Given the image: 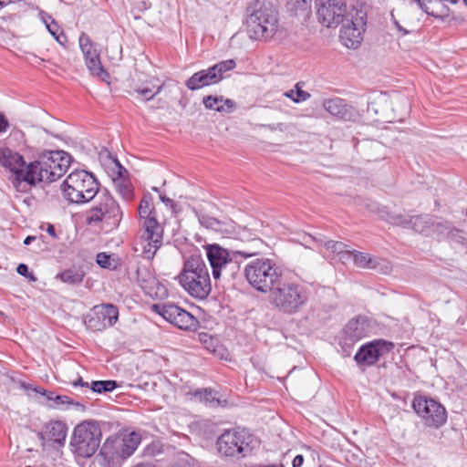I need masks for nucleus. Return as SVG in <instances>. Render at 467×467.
<instances>
[{"instance_id": "32", "label": "nucleus", "mask_w": 467, "mask_h": 467, "mask_svg": "<svg viewBox=\"0 0 467 467\" xmlns=\"http://www.w3.org/2000/svg\"><path fill=\"white\" fill-rule=\"evenodd\" d=\"M287 6L296 16L306 18L311 14L312 0H288Z\"/></svg>"}, {"instance_id": "49", "label": "nucleus", "mask_w": 467, "mask_h": 467, "mask_svg": "<svg viewBox=\"0 0 467 467\" xmlns=\"http://www.w3.org/2000/svg\"><path fill=\"white\" fill-rule=\"evenodd\" d=\"M263 127L269 129L270 130H284V124L283 123H277V124H268V125H263Z\"/></svg>"}, {"instance_id": "30", "label": "nucleus", "mask_w": 467, "mask_h": 467, "mask_svg": "<svg viewBox=\"0 0 467 467\" xmlns=\"http://www.w3.org/2000/svg\"><path fill=\"white\" fill-rule=\"evenodd\" d=\"M138 213L141 221V229H146V223L148 221H157L154 214L153 198L150 193L143 195L138 208Z\"/></svg>"}, {"instance_id": "3", "label": "nucleus", "mask_w": 467, "mask_h": 467, "mask_svg": "<svg viewBox=\"0 0 467 467\" xmlns=\"http://www.w3.org/2000/svg\"><path fill=\"white\" fill-rule=\"evenodd\" d=\"M175 279L191 296L196 299H205L211 293L209 271L204 260L198 253L184 257L182 269Z\"/></svg>"}, {"instance_id": "60", "label": "nucleus", "mask_w": 467, "mask_h": 467, "mask_svg": "<svg viewBox=\"0 0 467 467\" xmlns=\"http://www.w3.org/2000/svg\"><path fill=\"white\" fill-rule=\"evenodd\" d=\"M450 233L454 235L461 234V231L458 229H452Z\"/></svg>"}, {"instance_id": "16", "label": "nucleus", "mask_w": 467, "mask_h": 467, "mask_svg": "<svg viewBox=\"0 0 467 467\" xmlns=\"http://www.w3.org/2000/svg\"><path fill=\"white\" fill-rule=\"evenodd\" d=\"M394 348L391 341L385 339H374L362 345L354 356L358 368L364 370L366 368L375 365L381 357L389 354Z\"/></svg>"}, {"instance_id": "44", "label": "nucleus", "mask_w": 467, "mask_h": 467, "mask_svg": "<svg viewBox=\"0 0 467 467\" xmlns=\"http://www.w3.org/2000/svg\"><path fill=\"white\" fill-rule=\"evenodd\" d=\"M235 108V103L234 100L230 99H223V102L218 106V109H216V111L218 112H224V113H231Z\"/></svg>"}, {"instance_id": "2", "label": "nucleus", "mask_w": 467, "mask_h": 467, "mask_svg": "<svg viewBox=\"0 0 467 467\" xmlns=\"http://www.w3.org/2000/svg\"><path fill=\"white\" fill-rule=\"evenodd\" d=\"M69 164L70 155L63 150L43 152L26 166L24 182L29 185L51 183L65 174Z\"/></svg>"}, {"instance_id": "40", "label": "nucleus", "mask_w": 467, "mask_h": 467, "mask_svg": "<svg viewBox=\"0 0 467 467\" xmlns=\"http://www.w3.org/2000/svg\"><path fill=\"white\" fill-rule=\"evenodd\" d=\"M252 241L254 242V248L256 250H254V251H248V250L236 251V254H238L239 255L244 256L245 258L252 257V256L258 254L261 252L262 248L265 246V243L259 237L253 238Z\"/></svg>"}, {"instance_id": "24", "label": "nucleus", "mask_w": 467, "mask_h": 467, "mask_svg": "<svg viewBox=\"0 0 467 467\" xmlns=\"http://www.w3.org/2000/svg\"><path fill=\"white\" fill-rule=\"evenodd\" d=\"M96 318L89 319V326L96 330L112 327L119 319V310L111 304L96 306Z\"/></svg>"}, {"instance_id": "27", "label": "nucleus", "mask_w": 467, "mask_h": 467, "mask_svg": "<svg viewBox=\"0 0 467 467\" xmlns=\"http://www.w3.org/2000/svg\"><path fill=\"white\" fill-rule=\"evenodd\" d=\"M67 424L61 420H51L45 424L44 430L38 432V438L43 441H53L64 445L67 437Z\"/></svg>"}, {"instance_id": "42", "label": "nucleus", "mask_w": 467, "mask_h": 467, "mask_svg": "<svg viewBox=\"0 0 467 467\" xmlns=\"http://www.w3.org/2000/svg\"><path fill=\"white\" fill-rule=\"evenodd\" d=\"M47 24V28L48 32L56 38V40L62 44L63 40H66L67 37L63 33L58 34L59 27L58 25L53 20L50 24Z\"/></svg>"}, {"instance_id": "51", "label": "nucleus", "mask_w": 467, "mask_h": 467, "mask_svg": "<svg viewBox=\"0 0 467 467\" xmlns=\"http://www.w3.org/2000/svg\"><path fill=\"white\" fill-rule=\"evenodd\" d=\"M303 462H304V457H303V455L298 454V455H296V456L294 458V460H293V462H292V466H293V467H301V466H302V464H303Z\"/></svg>"}, {"instance_id": "22", "label": "nucleus", "mask_w": 467, "mask_h": 467, "mask_svg": "<svg viewBox=\"0 0 467 467\" xmlns=\"http://www.w3.org/2000/svg\"><path fill=\"white\" fill-rule=\"evenodd\" d=\"M0 165L12 172L16 181L24 182L27 165L21 154L8 148H0Z\"/></svg>"}, {"instance_id": "34", "label": "nucleus", "mask_w": 467, "mask_h": 467, "mask_svg": "<svg viewBox=\"0 0 467 467\" xmlns=\"http://www.w3.org/2000/svg\"><path fill=\"white\" fill-rule=\"evenodd\" d=\"M325 247L337 254L342 261H348L351 258V254H349L351 250L348 249V245L342 242L329 240L325 243Z\"/></svg>"}, {"instance_id": "45", "label": "nucleus", "mask_w": 467, "mask_h": 467, "mask_svg": "<svg viewBox=\"0 0 467 467\" xmlns=\"http://www.w3.org/2000/svg\"><path fill=\"white\" fill-rule=\"evenodd\" d=\"M97 264L103 268L110 267V256L106 253H99L96 258Z\"/></svg>"}, {"instance_id": "56", "label": "nucleus", "mask_w": 467, "mask_h": 467, "mask_svg": "<svg viewBox=\"0 0 467 467\" xmlns=\"http://www.w3.org/2000/svg\"><path fill=\"white\" fill-rule=\"evenodd\" d=\"M47 234H49L50 235H52V236L56 237L55 227H54L53 225L49 224V225L47 226Z\"/></svg>"}, {"instance_id": "48", "label": "nucleus", "mask_w": 467, "mask_h": 467, "mask_svg": "<svg viewBox=\"0 0 467 467\" xmlns=\"http://www.w3.org/2000/svg\"><path fill=\"white\" fill-rule=\"evenodd\" d=\"M9 127L8 120L4 114L0 113V133L6 131Z\"/></svg>"}, {"instance_id": "12", "label": "nucleus", "mask_w": 467, "mask_h": 467, "mask_svg": "<svg viewBox=\"0 0 467 467\" xmlns=\"http://www.w3.org/2000/svg\"><path fill=\"white\" fill-rule=\"evenodd\" d=\"M236 66L234 59L221 61L207 69L195 72L189 78L185 86L190 90H197L202 88L219 83L224 78V74L233 70Z\"/></svg>"}, {"instance_id": "8", "label": "nucleus", "mask_w": 467, "mask_h": 467, "mask_svg": "<svg viewBox=\"0 0 467 467\" xmlns=\"http://www.w3.org/2000/svg\"><path fill=\"white\" fill-rule=\"evenodd\" d=\"M93 200L86 223L90 225L104 223L110 229L117 228L122 219V211L109 192L106 189L100 190Z\"/></svg>"}, {"instance_id": "29", "label": "nucleus", "mask_w": 467, "mask_h": 467, "mask_svg": "<svg viewBox=\"0 0 467 467\" xmlns=\"http://www.w3.org/2000/svg\"><path fill=\"white\" fill-rule=\"evenodd\" d=\"M323 108L329 114L340 119H348L351 116L349 106L346 103L345 99L340 98L325 99Z\"/></svg>"}, {"instance_id": "23", "label": "nucleus", "mask_w": 467, "mask_h": 467, "mask_svg": "<svg viewBox=\"0 0 467 467\" xmlns=\"http://www.w3.org/2000/svg\"><path fill=\"white\" fill-rule=\"evenodd\" d=\"M137 280L142 290L146 294L157 296H166L168 291L165 286L161 285L155 275L145 266H137L136 268Z\"/></svg>"}, {"instance_id": "57", "label": "nucleus", "mask_w": 467, "mask_h": 467, "mask_svg": "<svg viewBox=\"0 0 467 467\" xmlns=\"http://www.w3.org/2000/svg\"><path fill=\"white\" fill-rule=\"evenodd\" d=\"M134 467H155V466L152 463H150V462H142V463L137 464Z\"/></svg>"}, {"instance_id": "4", "label": "nucleus", "mask_w": 467, "mask_h": 467, "mask_svg": "<svg viewBox=\"0 0 467 467\" xmlns=\"http://www.w3.org/2000/svg\"><path fill=\"white\" fill-rule=\"evenodd\" d=\"M247 282L255 290L268 293L279 285L283 277L282 269L270 258L260 257L249 262L244 270Z\"/></svg>"}, {"instance_id": "54", "label": "nucleus", "mask_w": 467, "mask_h": 467, "mask_svg": "<svg viewBox=\"0 0 467 467\" xmlns=\"http://www.w3.org/2000/svg\"><path fill=\"white\" fill-rule=\"evenodd\" d=\"M117 165H118V176L116 178H120V177H124L123 176V173H127V171L124 167H122L119 161H117Z\"/></svg>"}, {"instance_id": "43", "label": "nucleus", "mask_w": 467, "mask_h": 467, "mask_svg": "<svg viewBox=\"0 0 467 467\" xmlns=\"http://www.w3.org/2000/svg\"><path fill=\"white\" fill-rule=\"evenodd\" d=\"M390 15H391V19H392L396 28L401 33V36H406L409 33L415 31L416 26L414 25H412L411 23H406L407 26L410 27L409 29H407V28L403 27L400 24V22L395 18L393 12H391Z\"/></svg>"}, {"instance_id": "31", "label": "nucleus", "mask_w": 467, "mask_h": 467, "mask_svg": "<svg viewBox=\"0 0 467 467\" xmlns=\"http://www.w3.org/2000/svg\"><path fill=\"white\" fill-rule=\"evenodd\" d=\"M351 258L353 264L359 268L376 269L378 267V261L372 257L369 254L351 250Z\"/></svg>"}, {"instance_id": "7", "label": "nucleus", "mask_w": 467, "mask_h": 467, "mask_svg": "<svg viewBox=\"0 0 467 467\" xmlns=\"http://www.w3.org/2000/svg\"><path fill=\"white\" fill-rule=\"evenodd\" d=\"M140 437L131 432L124 437L109 436L101 445L96 461L100 467H112L115 460L129 458L138 448Z\"/></svg>"}, {"instance_id": "36", "label": "nucleus", "mask_w": 467, "mask_h": 467, "mask_svg": "<svg viewBox=\"0 0 467 467\" xmlns=\"http://www.w3.org/2000/svg\"><path fill=\"white\" fill-rule=\"evenodd\" d=\"M113 183L117 192L126 201L133 198V190L130 182L125 177L114 178Z\"/></svg>"}, {"instance_id": "50", "label": "nucleus", "mask_w": 467, "mask_h": 467, "mask_svg": "<svg viewBox=\"0 0 467 467\" xmlns=\"http://www.w3.org/2000/svg\"><path fill=\"white\" fill-rule=\"evenodd\" d=\"M160 200L166 205L170 207L174 206V202L171 198L167 197L164 194H160Z\"/></svg>"}, {"instance_id": "5", "label": "nucleus", "mask_w": 467, "mask_h": 467, "mask_svg": "<svg viewBox=\"0 0 467 467\" xmlns=\"http://www.w3.org/2000/svg\"><path fill=\"white\" fill-rule=\"evenodd\" d=\"M101 438V427L97 420H83L73 430L69 449L76 459H89L99 448Z\"/></svg>"}, {"instance_id": "13", "label": "nucleus", "mask_w": 467, "mask_h": 467, "mask_svg": "<svg viewBox=\"0 0 467 467\" xmlns=\"http://www.w3.org/2000/svg\"><path fill=\"white\" fill-rule=\"evenodd\" d=\"M252 442V435L245 430L225 431L217 440L218 451L226 457H244Z\"/></svg>"}, {"instance_id": "35", "label": "nucleus", "mask_w": 467, "mask_h": 467, "mask_svg": "<svg viewBox=\"0 0 467 467\" xmlns=\"http://www.w3.org/2000/svg\"><path fill=\"white\" fill-rule=\"evenodd\" d=\"M84 271L80 269H66L57 275L63 283L68 285H78L83 281L84 278Z\"/></svg>"}, {"instance_id": "21", "label": "nucleus", "mask_w": 467, "mask_h": 467, "mask_svg": "<svg viewBox=\"0 0 467 467\" xmlns=\"http://www.w3.org/2000/svg\"><path fill=\"white\" fill-rule=\"evenodd\" d=\"M370 326L367 317L358 316L350 319L343 329L342 347L351 348L369 333Z\"/></svg>"}, {"instance_id": "39", "label": "nucleus", "mask_w": 467, "mask_h": 467, "mask_svg": "<svg viewBox=\"0 0 467 467\" xmlns=\"http://www.w3.org/2000/svg\"><path fill=\"white\" fill-rule=\"evenodd\" d=\"M295 89H290L286 92H285V96L286 98L291 99L294 102L299 103L301 101H306L310 98V94L305 90H303L299 87V83H297L295 87Z\"/></svg>"}, {"instance_id": "15", "label": "nucleus", "mask_w": 467, "mask_h": 467, "mask_svg": "<svg viewBox=\"0 0 467 467\" xmlns=\"http://www.w3.org/2000/svg\"><path fill=\"white\" fill-rule=\"evenodd\" d=\"M366 13L357 9L345 20L347 24L340 29V41L348 48H357L363 40V33L366 26Z\"/></svg>"}, {"instance_id": "41", "label": "nucleus", "mask_w": 467, "mask_h": 467, "mask_svg": "<svg viewBox=\"0 0 467 467\" xmlns=\"http://www.w3.org/2000/svg\"><path fill=\"white\" fill-rule=\"evenodd\" d=\"M223 102V96H205L202 99V103L207 109L216 110L218 106Z\"/></svg>"}, {"instance_id": "25", "label": "nucleus", "mask_w": 467, "mask_h": 467, "mask_svg": "<svg viewBox=\"0 0 467 467\" xmlns=\"http://www.w3.org/2000/svg\"><path fill=\"white\" fill-rule=\"evenodd\" d=\"M198 221L206 229L213 230L226 237L233 236L236 232V223L228 218L219 220L208 214L201 213L198 215Z\"/></svg>"}, {"instance_id": "19", "label": "nucleus", "mask_w": 467, "mask_h": 467, "mask_svg": "<svg viewBox=\"0 0 467 467\" xmlns=\"http://www.w3.org/2000/svg\"><path fill=\"white\" fill-rule=\"evenodd\" d=\"M79 47L83 53L86 66L91 75L106 81L109 78V73L104 69L95 44L86 33H81L78 38Z\"/></svg>"}, {"instance_id": "33", "label": "nucleus", "mask_w": 467, "mask_h": 467, "mask_svg": "<svg viewBox=\"0 0 467 467\" xmlns=\"http://www.w3.org/2000/svg\"><path fill=\"white\" fill-rule=\"evenodd\" d=\"M410 3L416 4L424 13L436 18H441L448 15L449 9L446 6H441V9L438 10L436 6L429 4V0H410Z\"/></svg>"}, {"instance_id": "38", "label": "nucleus", "mask_w": 467, "mask_h": 467, "mask_svg": "<svg viewBox=\"0 0 467 467\" xmlns=\"http://www.w3.org/2000/svg\"><path fill=\"white\" fill-rule=\"evenodd\" d=\"M119 387L116 380H95L91 382L90 389L95 393L111 392Z\"/></svg>"}, {"instance_id": "62", "label": "nucleus", "mask_w": 467, "mask_h": 467, "mask_svg": "<svg viewBox=\"0 0 467 467\" xmlns=\"http://www.w3.org/2000/svg\"><path fill=\"white\" fill-rule=\"evenodd\" d=\"M443 227H444V225L441 223V228H443ZM439 229H440V227L438 229H436L435 231H438ZM445 229H448V226H445Z\"/></svg>"}, {"instance_id": "46", "label": "nucleus", "mask_w": 467, "mask_h": 467, "mask_svg": "<svg viewBox=\"0 0 467 467\" xmlns=\"http://www.w3.org/2000/svg\"><path fill=\"white\" fill-rule=\"evenodd\" d=\"M16 272L22 276L28 277L31 281L36 280V276L29 272L28 266L25 264H19Z\"/></svg>"}, {"instance_id": "63", "label": "nucleus", "mask_w": 467, "mask_h": 467, "mask_svg": "<svg viewBox=\"0 0 467 467\" xmlns=\"http://www.w3.org/2000/svg\"><path fill=\"white\" fill-rule=\"evenodd\" d=\"M464 4L467 5V0H463Z\"/></svg>"}, {"instance_id": "6", "label": "nucleus", "mask_w": 467, "mask_h": 467, "mask_svg": "<svg viewBox=\"0 0 467 467\" xmlns=\"http://www.w3.org/2000/svg\"><path fill=\"white\" fill-rule=\"evenodd\" d=\"M61 189L64 197L77 204L92 201L100 191L93 174L84 170L72 171L64 181Z\"/></svg>"}, {"instance_id": "61", "label": "nucleus", "mask_w": 467, "mask_h": 467, "mask_svg": "<svg viewBox=\"0 0 467 467\" xmlns=\"http://www.w3.org/2000/svg\"><path fill=\"white\" fill-rule=\"evenodd\" d=\"M152 191H154V192H160V191H159V188H157V187H152Z\"/></svg>"}, {"instance_id": "26", "label": "nucleus", "mask_w": 467, "mask_h": 467, "mask_svg": "<svg viewBox=\"0 0 467 467\" xmlns=\"http://www.w3.org/2000/svg\"><path fill=\"white\" fill-rule=\"evenodd\" d=\"M34 390L36 393L42 396L43 400L40 402L51 409L64 410L70 405L77 407L82 406L79 402L74 401V400L68 396L57 395L54 391H49L40 387L35 388Z\"/></svg>"}, {"instance_id": "1", "label": "nucleus", "mask_w": 467, "mask_h": 467, "mask_svg": "<svg viewBox=\"0 0 467 467\" xmlns=\"http://www.w3.org/2000/svg\"><path fill=\"white\" fill-rule=\"evenodd\" d=\"M246 32L253 40L268 41L278 28V11L271 0H254L246 7Z\"/></svg>"}, {"instance_id": "10", "label": "nucleus", "mask_w": 467, "mask_h": 467, "mask_svg": "<svg viewBox=\"0 0 467 467\" xmlns=\"http://www.w3.org/2000/svg\"><path fill=\"white\" fill-rule=\"evenodd\" d=\"M151 310L182 330L194 331L199 327V321L193 315L172 302L154 304Z\"/></svg>"}, {"instance_id": "17", "label": "nucleus", "mask_w": 467, "mask_h": 467, "mask_svg": "<svg viewBox=\"0 0 467 467\" xmlns=\"http://www.w3.org/2000/svg\"><path fill=\"white\" fill-rule=\"evenodd\" d=\"M163 229L158 221H148L146 229H140L136 251H141L142 255L150 260L162 244Z\"/></svg>"}, {"instance_id": "11", "label": "nucleus", "mask_w": 467, "mask_h": 467, "mask_svg": "<svg viewBox=\"0 0 467 467\" xmlns=\"http://www.w3.org/2000/svg\"><path fill=\"white\" fill-rule=\"evenodd\" d=\"M318 21L327 27L337 26L357 9L350 10L345 0H317Z\"/></svg>"}, {"instance_id": "14", "label": "nucleus", "mask_w": 467, "mask_h": 467, "mask_svg": "<svg viewBox=\"0 0 467 467\" xmlns=\"http://www.w3.org/2000/svg\"><path fill=\"white\" fill-rule=\"evenodd\" d=\"M412 407L428 427L440 428L447 420L445 408L431 398L425 396L415 397Z\"/></svg>"}, {"instance_id": "37", "label": "nucleus", "mask_w": 467, "mask_h": 467, "mask_svg": "<svg viewBox=\"0 0 467 467\" xmlns=\"http://www.w3.org/2000/svg\"><path fill=\"white\" fill-rule=\"evenodd\" d=\"M194 395L195 397H199L202 401L212 408L222 405V401L217 397V392L211 389H197Z\"/></svg>"}, {"instance_id": "52", "label": "nucleus", "mask_w": 467, "mask_h": 467, "mask_svg": "<svg viewBox=\"0 0 467 467\" xmlns=\"http://www.w3.org/2000/svg\"><path fill=\"white\" fill-rule=\"evenodd\" d=\"M72 385L74 387H86V388H88V382H85L81 377H79L76 381H73L72 382Z\"/></svg>"}, {"instance_id": "58", "label": "nucleus", "mask_w": 467, "mask_h": 467, "mask_svg": "<svg viewBox=\"0 0 467 467\" xmlns=\"http://www.w3.org/2000/svg\"><path fill=\"white\" fill-rule=\"evenodd\" d=\"M11 3V0H0V9L5 5H7L8 4Z\"/></svg>"}, {"instance_id": "18", "label": "nucleus", "mask_w": 467, "mask_h": 467, "mask_svg": "<svg viewBox=\"0 0 467 467\" xmlns=\"http://www.w3.org/2000/svg\"><path fill=\"white\" fill-rule=\"evenodd\" d=\"M386 220L393 225L401 226L403 228H411L415 232L425 235L431 234L441 226V223H435L428 214L409 216L394 213H387Z\"/></svg>"}, {"instance_id": "59", "label": "nucleus", "mask_w": 467, "mask_h": 467, "mask_svg": "<svg viewBox=\"0 0 467 467\" xmlns=\"http://www.w3.org/2000/svg\"><path fill=\"white\" fill-rule=\"evenodd\" d=\"M373 110L377 114V110L373 107V103H368V111Z\"/></svg>"}, {"instance_id": "47", "label": "nucleus", "mask_w": 467, "mask_h": 467, "mask_svg": "<svg viewBox=\"0 0 467 467\" xmlns=\"http://www.w3.org/2000/svg\"><path fill=\"white\" fill-rule=\"evenodd\" d=\"M459 0H429V4L436 6V8H438V10H441V6H444L442 5L443 2H448V3H451V4H456L458 3Z\"/></svg>"}, {"instance_id": "28", "label": "nucleus", "mask_w": 467, "mask_h": 467, "mask_svg": "<svg viewBox=\"0 0 467 467\" xmlns=\"http://www.w3.org/2000/svg\"><path fill=\"white\" fill-rule=\"evenodd\" d=\"M158 81L156 78H150L141 85L135 86L131 95L144 102L150 101L160 94L163 88L164 84H157Z\"/></svg>"}, {"instance_id": "55", "label": "nucleus", "mask_w": 467, "mask_h": 467, "mask_svg": "<svg viewBox=\"0 0 467 467\" xmlns=\"http://www.w3.org/2000/svg\"><path fill=\"white\" fill-rule=\"evenodd\" d=\"M36 239V236H32V235H28L27 237H26V239L24 240V244L25 245H28L30 244L33 241H35Z\"/></svg>"}, {"instance_id": "20", "label": "nucleus", "mask_w": 467, "mask_h": 467, "mask_svg": "<svg viewBox=\"0 0 467 467\" xmlns=\"http://www.w3.org/2000/svg\"><path fill=\"white\" fill-rule=\"evenodd\" d=\"M205 250L213 270V276L215 280L219 279L223 275H226L229 266L234 265L229 252L220 245L207 244Z\"/></svg>"}, {"instance_id": "53", "label": "nucleus", "mask_w": 467, "mask_h": 467, "mask_svg": "<svg viewBox=\"0 0 467 467\" xmlns=\"http://www.w3.org/2000/svg\"><path fill=\"white\" fill-rule=\"evenodd\" d=\"M248 467H285V466L282 463H279V464L252 463Z\"/></svg>"}, {"instance_id": "9", "label": "nucleus", "mask_w": 467, "mask_h": 467, "mask_svg": "<svg viewBox=\"0 0 467 467\" xmlns=\"http://www.w3.org/2000/svg\"><path fill=\"white\" fill-rule=\"evenodd\" d=\"M269 292L270 302L279 311L286 314L296 313L307 301L306 290L295 282L284 283L281 279L279 285Z\"/></svg>"}]
</instances>
